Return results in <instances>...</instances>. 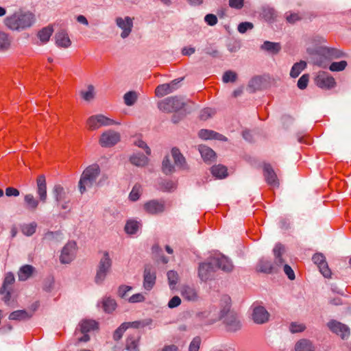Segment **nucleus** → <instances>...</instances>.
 Returning a JSON list of instances; mask_svg holds the SVG:
<instances>
[{"label":"nucleus","instance_id":"393cba45","mask_svg":"<svg viewBox=\"0 0 351 351\" xmlns=\"http://www.w3.org/2000/svg\"><path fill=\"white\" fill-rule=\"evenodd\" d=\"M52 193L58 204L68 199L69 191L60 184H56L53 186Z\"/></svg>","mask_w":351,"mask_h":351},{"label":"nucleus","instance_id":"338daca9","mask_svg":"<svg viewBox=\"0 0 351 351\" xmlns=\"http://www.w3.org/2000/svg\"><path fill=\"white\" fill-rule=\"evenodd\" d=\"M160 189L164 191H171L176 188L175 184L172 181H163L160 184Z\"/></svg>","mask_w":351,"mask_h":351},{"label":"nucleus","instance_id":"39448f33","mask_svg":"<svg viewBox=\"0 0 351 351\" xmlns=\"http://www.w3.org/2000/svg\"><path fill=\"white\" fill-rule=\"evenodd\" d=\"M186 104L183 99L177 96L169 97L162 101L158 104V108L165 112H178L182 110Z\"/></svg>","mask_w":351,"mask_h":351},{"label":"nucleus","instance_id":"774afa93","mask_svg":"<svg viewBox=\"0 0 351 351\" xmlns=\"http://www.w3.org/2000/svg\"><path fill=\"white\" fill-rule=\"evenodd\" d=\"M145 300V296L142 293H136L132 295L128 298V302L130 303H137L144 302Z\"/></svg>","mask_w":351,"mask_h":351},{"label":"nucleus","instance_id":"4468645a","mask_svg":"<svg viewBox=\"0 0 351 351\" xmlns=\"http://www.w3.org/2000/svg\"><path fill=\"white\" fill-rule=\"evenodd\" d=\"M215 271V266L213 263L212 258L209 262L201 263L199 267V277L202 281L208 280Z\"/></svg>","mask_w":351,"mask_h":351},{"label":"nucleus","instance_id":"0e129e2a","mask_svg":"<svg viewBox=\"0 0 351 351\" xmlns=\"http://www.w3.org/2000/svg\"><path fill=\"white\" fill-rule=\"evenodd\" d=\"M309 80V75L308 74H304L300 77V78L298 81V87L300 89H304L306 88L308 85V82Z\"/></svg>","mask_w":351,"mask_h":351},{"label":"nucleus","instance_id":"8fccbe9b","mask_svg":"<svg viewBox=\"0 0 351 351\" xmlns=\"http://www.w3.org/2000/svg\"><path fill=\"white\" fill-rule=\"evenodd\" d=\"M117 306V303L114 299L108 298L103 300L104 310L107 313L113 311Z\"/></svg>","mask_w":351,"mask_h":351},{"label":"nucleus","instance_id":"e2e57ef3","mask_svg":"<svg viewBox=\"0 0 351 351\" xmlns=\"http://www.w3.org/2000/svg\"><path fill=\"white\" fill-rule=\"evenodd\" d=\"M305 328L303 324H298L297 322H292L289 326L290 331L292 333L302 332L304 330Z\"/></svg>","mask_w":351,"mask_h":351},{"label":"nucleus","instance_id":"c756f323","mask_svg":"<svg viewBox=\"0 0 351 351\" xmlns=\"http://www.w3.org/2000/svg\"><path fill=\"white\" fill-rule=\"evenodd\" d=\"M15 281V278L12 272H8L5 275L2 287L0 289V294H4L7 289H12V285Z\"/></svg>","mask_w":351,"mask_h":351},{"label":"nucleus","instance_id":"7c9ffc66","mask_svg":"<svg viewBox=\"0 0 351 351\" xmlns=\"http://www.w3.org/2000/svg\"><path fill=\"white\" fill-rule=\"evenodd\" d=\"M139 340L140 336L138 335L129 336L126 339V349L128 351H139Z\"/></svg>","mask_w":351,"mask_h":351},{"label":"nucleus","instance_id":"ddd939ff","mask_svg":"<svg viewBox=\"0 0 351 351\" xmlns=\"http://www.w3.org/2000/svg\"><path fill=\"white\" fill-rule=\"evenodd\" d=\"M263 175L266 182L274 187H278L280 185L279 180L271 165L269 163L263 165Z\"/></svg>","mask_w":351,"mask_h":351},{"label":"nucleus","instance_id":"4be33fe9","mask_svg":"<svg viewBox=\"0 0 351 351\" xmlns=\"http://www.w3.org/2000/svg\"><path fill=\"white\" fill-rule=\"evenodd\" d=\"M36 192L40 200L45 203L47 197V182L45 176L40 175L36 180Z\"/></svg>","mask_w":351,"mask_h":351},{"label":"nucleus","instance_id":"9b49d317","mask_svg":"<svg viewBox=\"0 0 351 351\" xmlns=\"http://www.w3.org/2000/svg\"><path fill=\"white\" fill-rule=\"evenodd\" d=\"M182 80L183 78L176 79L169 84H163L158 86L155 90L156 95L158 97H162L173 93L178 88V84Z\"/></svg>","mask_w":351,"mask_h":351},{"label":"nucleus","instance_id":"6e6d98bb","mask_svg":"<svg viewBox=\"0 0 351 351\" xmlns=\"http://www.w3.org/2000/svg\"><path fill=\"white\" fill-rule=\"evenodd\" d=\"M347 64L345 60L334 62L330 65L329 69L331 71H341L346 69Z\"/></svg>","mask_w":351,"mask_h":351},{"label":"nucleus","instance_id":"2eb2a0df","mask_svg":"<svg viewBox=\"0 0 351 351\" xmlns=\"http://www.w3.org/2000/svg\"><path fill=\"white\" fill-rule=\"evenodd\" d=\"M328 326L331 331L339 335L342 339H346L350 335V329L345 324L332 320L328 323Z\"/></svg>","mask_w":351,"mask_h":351},{"label":"nucleus","instance_id":"f704fd0d","mask_svg":"<svg viewBox=\"0 0 351 351\" xmlns=\"http://www.w3.org/2000/svg\"><path fill=\"white\" fill-rule=\"evenodd\" d=\"M25 208L31 211H34L38 206L39 202L32 194H27L24 197Z\"/></svg>","mask_w":351,"mask_h":351},{"label":"nucleus","instance_id":"ea45409f","mask_svg":"<svg viewBox=\"0 0 351 351\" xmlns=\"http://www.w3.org/2000/svg\"><path fill=\"white\" fill-rule=\"evenodd\" d=\"M130 162L137 167H143L147 164L148 158L142 154H138L130 157Z\"/></svg>","mask_w":351,"mask_h":351},{"label":"nucleus","instance_id":"f03ea898","mask_svg":"<svg viewBox=\"0 0 351 351\" xmlns=\"http://www.w3.org/2000/svg\"><path fill=\"white\" fill-rule=\"evenodd\" d=\"M219 321L223 320V323L225 325L226 330L229 332H237L241 330L242 327L241 322L234 311L231 310L230 303L226 304L221 308L219 311Z\"/></svg>","mask_w":351,"mask_h":351},{"label":"nucleus","instance_id":"f257e3e1","mask_svg":"<svg viewBox=\"0 0 351 351\" xmlns=\"http://www.w3.org/2000/svg\"><path fill=\"white\" fill-rule=\"evenodd\" d=\"M99 174L100 167L97 164L89 165L84 170L78 182V188L81 194L97 184V179Z\"/></svg>","mask_w":351,"mask_h":351},{"label":"nucleus","instance_id":"4c0bfd02","mask_svg":"<svg viewBox=\"0 0 351 351\" xmlns=\"http://www.w3.org/2000/svg\"><path fill=\"white\" fill-rule=\"evenodd\" d=\"M32 316V313H29L25 310H18L10 313L9 319L12 320H25L29 319Z\"/></svg>","mask_w":351,"mask_h":351},{"label":"nucleus","instance_id":"412c9836","mask_svg":"<svg viewBox=\"0 0 351 351\" xmlns=\"http://www.w3.org/2000/svg\"><path fill=\"white\" fill-rule=\"evenodd\" d=\"M180 293L183 298L187 301L196 302L199 299L198 291L193 286H182L180 288Z\"/></svg>","mask_w":351,"mask_h":351},{"label":"nucleus","instance_id":"09e8293b","mask_svg":"<svg viewBox=\"0 0 351 351\" xmlns=\"http://www.w3.org/2000/svg\"><path fill=\"white\" fill-rule=\"evenodd\" d=\"M133 23H117V25L119 29L121 30V36L123 38H125L130 34L132 31Z\"/></svg>","mask_w":351,"mask_h":351},{"label":"nucleus","instance_id":"473e14b6","mask_svg":"<svg viewBox=\"0 0 351 351\" xmlns=\"http://www.w3.org/2000/svg\"><path fill=\"white\" fill-rule=\"evenodd\" d=\"M199 152L204 161H212L215 158V152L210 147L205 145L199 146Z\"/></svg>","mask_w":351,"mask_h":351},{"label":"nucleus","instance_id":"052dcab7","mask_svg":"<svg viewBox=\"0 0 351 351\" xmlns=\"http://www.w3.org/2000/svg\"><path fill=\"white\" fill-rule=\"evenodd\" d=\"M127 324H122L121 326L115 330L113 333V339L114 341H119L121 339L124 332L127 329Z\"/></svg>","mask_w":351,"mask_h":351},{"label":"nucleus","instance_id":"680f3d73","mask_svg":"<svg viewBox=\"0 0 351 351\" xmlns=\"http://www.w3.org/2000/svg\"><path fill=\"white\" fill-rule=\"evenodd\" d=\"M132 290V287L131 286L128 285H121L118 289V295L123 299H125L128 296V292Z\"/></svg>","mask_w":351,"mask_h":351},{"label":"nucleus","instance_id":"13d9d810","mask_svg":"<svg viewBox=\"0 0 351 351\" xmlns=\"http://www.w3.org/2000/svg\"><path fill=\"white\" fill-rule=\"evenodd\" d=\"M167 278H168L169 286L171 288H173L174 286L178 283V274L177 272L174 271H169L167 272Z\"/></svg>","mask_w":351,"mask_h":351},{"label":"nucleus","instance_id":"e433bc0d","mask_svg":"<svg viewBox=\"0 0 351 351\" xmlns=\"http://www.w3.org/2000/svg\"><path fill=\"white\" fill-rule=\"evenodd\" d=\"M12 40L6 33L0 32V52H5L10 49Z\"/></svg>","mask_w":351,"mask_h":351},{"label":"nucleus","instance_id":"a19ab883","mask_svg":"<svg viewBox=\"0 0 351 351\" xmlns=\"http://www.w3.org/2000/svg\"><path fill=\"white\" fill-rule=\"evenodd\" d=\"M306 63L305 61L301 60L299 62L295 63L290 71V75L291 77L295 78L297 77L301 72L306 68Z\"/></svg>","mask_w":351,"mask_h":351},{"label":"nucleus","instance_id":"6e6552de","mask_svg":"<svg viewBox=\"0 0 351 351\" xmlns=\"http://www.w3.org/2000/svg\"><path fill=\"white\" fill-rule=\"evenodd\" d=\"M156 271L154 266L146 265L143 272V287L147 291H150L156 284Z\"/></svg>","mask_w":351,"mask_h":351},{"label":"nucleus","instance_id":"20e7f679","mask_svg":"<svg viewBox=\"0 0 351 351\" xmlns=\"http://www.w3.org/2000/svg\"><path fill=\"white\" fill-rule=\"evenodd\" d=\"M112 259L109 253L106 251L103 252L97 269L95 280L97 284H101L105 280L107 274L110 272L112 267Z\"/></svg>","mask_w":351,"mask_h":351},{"label":"nucleus","instance_id":"9d476101","mask_svg":"<svg viewBox=\"0 0 351 351\" xmlns=\"http://www.w3.org/2000/svg\"><path fill=\"white\" fill-rule=\"evenodd\" d=\"M270 314L262 306H254L252 309V319L257 324H264L269 322Z\"/></svg>","mask_w":351,"mask_h":351},{"label":"nucleus","instance_id":"b1692460","mask_svg":"<svg viewBox=\"0 0 351 351\" xmlns=\"http://www.w3.org/2000/svg\"><path fill=\"white\" fill-rule=\"evenodd\" d=\"M274 267L277 269V267H280L283 266L285 263V261L282 258V256L285 253V246L280 243L276 244L274 248Z\"/></svg>","mask_w":351,"mask_h":351},{"label":"nucleus","instance_id":"a878e982","mask_svg":"<svg viewBox=\"0 0 351 351\" xmlns=\"http://www.w3.org/2000/svg\"><path fill=\"white\" fill-rule=\"evenodd\" d=\"M36 272L34 267L30 265H25L20 267L18 271V278L19 281H25L31 278Z\"/></svg>","mask_w":351,"mask_h":351},{"label":"nucleus","instance_id":"5701e85b","mask_svg":"<svg viewBox=\"0 0 351 351\" xmlns=\"http://www.w3.org/2000/svg\"><path fill=\"white\" fill-rule=\"evenodd\" d=\"M55 43L58 47L61 48H68L71 45V40L67 32L64 29H60L56 32Z\"/></svg>","mask_w":351,"mask_h":351},{"label":"nucleus","instance_id":"864d4df0","mask_svg":"<svg viewBox=\"0 0 351 351\" xmlns=\"http://www.w3.org/2000/svg\"><path fill=\"white\" fill-rule=\"evenodd\" d=\"M142 193V186L139 184H136L132 191L130 193V199L132 201H136L140 197V195Z\"/></svg>","mask_w":351,"mask_h":351},{"label":"nucleus","instance_id":"a211bd4d","mask_svg":"<svg viewBox=\"0 0 351 351\" xmlns=\"http://www.w3.org/2000/svg\"><path fill=\"white\" fill-rule=\"evenodd\" d=\"M313 261L317 265L320 272L325 278H330L331 271L328 268V263L326 261L325 257L322 254H315L312 258Z\"/></svg>","mask_w":351,"mask_h":351},{"label":"nucleus","instance_id":"c03bdc74","mask_svg":"<svg viewBox=\"0 0 351 351\" xmlns=\"http://www.w3.org/2000/svg\"><path fill=\"white\" fill-rule=\"evenodd\" d=\"M152 323V319H146L141 321H134L132 322H124L123 324H127V329L129 327L134 328H144L147 326L150 325Z\"/></svg>","mask_w":351,"mask_h":351},{"label":"nucleus","instance_id":"c85d7f7f","mask_svg":"<svg viewBox=\"0 0 351 351\" xmlns=\"http://www.w3.org/2000/svg\"><path fill=\"white\" fill-rule=\"evenodd\" d=\"M260 48L262 51H267L270 54H276L280 51L281 46L278 43L265 41Z\"/></svg>","mask_w":351,"mask_h":351},{"label":"nucleus","instance_id":"2f4dec72","mask_svg":"<svg viewBox=\"0 0 351 351\" xmlns=\"http://www.w3.org/2000/svg\"><path fill=\"white\" fill-rule=\"evenodd\" d=\"M79 326L80 330L82 333H87L97 328V324L94 320L84 319L80 322Z\"/></svg>","mask_w":351,"mask_h":351},{"label":"nucleus","instance_id":"58836bf2","mask_svg":"<svg viewBox=\"0 0 351 351\" xmlns=\"http://www.w3.org/2000/svg\"><path fill=\"white\" fill-rule=\"evenodd\" d=\"M261 16L266 21H276L277 19L276 12L274 8L269 7L263 8Z\"/></svg>","mask_w":351,"mask_h":351},{"label":"nucleus","instance_id":"a18cd8bd","mask_svg":"<svg viewBox=\"0 0 351 351\" xmlns=\"http://www.w3.org/2000/svg\"><path fill=\"white\" fill-rule=\"evenodd\" d=\"M137 98V93L135 91H129L123 96L124 103L128 106H133L136 103Z\"/></svg>","mask_w":351,"mask_h":351},{"label":"nucleus","instance_id":"6ab92c4d","mask_svg":"<svg viewBox=\"0 0 351 351\" xmlns=\"http://www.w3.org/2000/svg\"><path fill=\"white\" fill-rule=\"evenodd\" d=\"M316 84L321 88L329 89L335 86V80L333 77L323 72L315 78Z\"/></svg>","mask_w":351,"mask_h":351},{"label":"nucleus","instance_id":"7ed1b4c3","mask_svg":"<svg viewBox=\"0 0 351 351\" xmlns=\"http://www.w3.org/2000/svg\"><path fill=\"white\" fill-rule=\"evenodd\" d=\"M344 53L335 48L326 47H319L315 52L314 63L321 67H326L327 60L338 59L344 56Z\"/></svg>","mask_w":351,"mask_h":351},{"label":"nucleus","instance_id":"72a5a7b5","mask_svg":"<svg viewBox=\"0 0 351 351\" xmlns=\"http://www.w3.org/2000/svg\"><path fill=\"white\" fill-rule=\"evenodd\" d=\"M171 154L175 164L182 169L186 168L185 158L178 148L173 147L171 149Z\"/></svg>","mask_w":351,"mask_h":351},{"label":"nucleus","instance_id":"69168bd1","mask_svg":"<svg viewBox=\"0 0 351 351\" xmlns=\"http://www.w3.org/2000/svg\"><path fill=\"white\" fill-rule=\"evenodd\" d=\"M201 343V339L199 337H195L191 342L189 348V351H199Z\"/></svg>","mask_w":351,"mask_h":351},{"label":"nucleus","instance_id":"5fc2aeb1","mask_svg":"<svg viewBox=\"0 0 351 351\" xmlns=\"http://www.w3.org/2000/svg\"><path fill=\"white\" fill-rule=\"evenodd\" d=\"M237 80V74L232 71H226L222 77V80L224 83L234 82Z\"/></svg>","mask_w":351,"mask_h":351},{"label":"nucleus","instance_id":"bb28decb","mask_svg":"<svg viewBox=\"0 0 351 351\" xmlns=\"http://www.w3.org/2000/svg\"><path fill=\"white\" fill-rule=\"evenodd\" d=\"M53 31V25H49L38 32L37 37L41 45L46 44L49 40Z\"/></svg>","mask_w":351,"mask_h":351},{"label":"nucleus","instance_id":"37998d69","mask_svg":"<svg viewBox=\"0 0 351 351\" xmlns=\"http://www.w3.org/2000/svg\"><path fill=\"white\" fill-rule=\"evenodd\" d=\"M80 95L86 101H90L93 100L95 96L94 86L92 84H89L87 86V90L80 91Z\"/></svg>","mask_w":351,"mask_h":351},{"label":"nucleus","instance_id":"cd10ccee","mask_svg":"<svg viewBox=\"0 0 351 351\" xmlns=\"http://www.w3.org/2000/svg\"><path fill=\"white\" fill-rule=\"evenodd\" d=\"M295 351H315V347L313 342L307 339H302L298 341L294 347Z\"/></svg>","mask_w":351,"mask_h":351},{"label":"nucleus","instance_id":"423d86ee","mask_svg":"<svg viewBox=\"0 0 351 351\" xmlns=\"http://www.w3.org/2000/svg\"><path fill=\"white\" fill-rule=\"evenodd\" d=\"M86 124L89 130H96L101 126L114 125L116 124V122L114 120L99 114L90 116L87 119Z\"/></svg>","mask_w":351,"mask_h":351},{"label":"nucleus","instance_id":"dca6fc26","mask_svg":"<svg viewBox=\"0 0 351 351\" xmlns=\"http://www.w3.org/2000/svg\"><path fill=\"white\" fill-rule=\"evenodd\" d=\"M143 208L146 213L151 215H157L164 212L165 208V202L156 199L150 200L143 205Z\"/></svg>","mask_w":351,"mask_h":351},{"label":"nucleus","instance_id":"f8f14e48","mask_svg":"<svg viewBox=\"0 0 351 351\" xmlns=\"http://www.w3.org/2000/svg\"><path fill=\"white\" fill-rule=\"evenodd\" d=\"M76 243L75 242H69L63 247L60 256V261L62 263H71L75 255Z\"/></svg>","mask_w":351,"mask_h":351},{"label":"nucleus","instance_id":"c9c22d12","mask_svg":"<svg viewBox=\"0 0 351 351\" xmlns=\"http://www.w3.org/2000/svg\"><path fill=\"white\" fill-rule=\"evenodd\" d=\"M211 173L215 178L223 179L228 176V169L221 165H214L211 167Z\"/></svg>","mask_w":351,"mask_h":351},{"label":"nucleus","instance_id":"3c124183","mask_svg":"<svg viewBox=\"0 0 351 351\" xmlns=\"http://www.w3.org/2000/svg\"><path fill=\"white\" fill-rule=\"evenodd\" d=\"M32 23H8V27L16 32H21L31 27Z\"/></svg>","mask_w":351,"mask_h":351},{"label":"nucleus","instance_id":"603ef678","mask_svg":"<svg viewBox=\"0 0 351 351\" xmlns=\"http://www.w3.org/2000/svg\"><path fill=\"white\" fill-rule=\"evenodd\" d=\"M138 223L136 221H129L125 226V230L128 234H135L138 229Z\"/></svg>","mask_w":351,"mask_h":351},{"label":"nucleus","instance_id":"f3484780","mask_svg":"<svg viewBox=\"0 0 351 351\" xmlns=\"http://www.w3.org/2000/svg\"><path fill=\"white\" fill-rule=\"evenodd\" d=\"M212 260L215 264V268L221 269L225 272H231L234 268L231 261L223 255L213 257Z\"/></svg>","mask_w":351,"mask_h":351},{"label":"nucleus","instance_id":"4d7b16f0","mask_svg":"<svg viewBox=\"0 0 351 351\" xmlns=\"http://www.w3.org/2000/svg\"><path fill=\"white\" fill-rule=\"evenodd\" d=\"M162 169L165 174H169L174 171V167L171 165L169 156H166L163 159Z\"/></svg>","mask_w":351,"mask_h":351},{"label":"nucleus","instance_id":"1a4fd4ad","mask_svg":"<svg viewBox=\"0 0 351 351\" xmlns=\"http://www.w3.org/2000/svg\"><path fill=\"white\" fill-rule=\"evenodd\" d=\"M218 315L219 311L216 309H208L197 313L195 317L198 321L202 322L206 325H211L219 321Z\"/></svg>","mask_w":351,"mask_h":351},{"label":"nucleus","instance_id":"de8ad7c7","mask_svg":"<svg viewBox=\"0 0 351 351\" xmlns=\"http://www.w3.org/2000/svg\"><path fill=\"white\" fill-rule=\"evenodd\" d=\"M262 83V78L259 76H256L250 80L247 86L252 92H254L261 88Z\"/></svg>","mask_w":351,"mask_h":351},{"label":"nucleus","instance_id":"79ce46f5","mask_svg":"<svg viewBox=\"0 0 351 351\" xmlns=\"http://www.w3.org/2000/svg\"><path fill=\"white\" fill-rule=\"evenodd\" d=\"M257 269L259 271L264 273H271L274 271H276V267L269 261L263 260L258 263Z\"/></svg>","mask_w":351,"mask_h":351},{"label":"nucleus","instance_id":"0eeeda50","mask_svg":"<svg viewBox=\"0 0 351 351\" xmlns=\"http://www.w3.org/2000/svg\"><path fill=\"white\" fill-rule=\"evenodd\" d=\"M120 138L121 136L119 132L109 130L101 134L99 143L103 147H110L116 145Z\"/></svg>","mask_w":351,"mask_h":351},{"label":"nucleus","instance_id":"bf43d9fd","mask_svg":"<svg viewBox=\"0 0 351 351\" xmlns=\"http://www.w3.org/2000/svg\"><path fill=\"white\" fill-rule=\"evenodd\" d=\"M215 114V110L212 108H204L201 110L199 114V118L201 120L206 121L209 118L212 117Z\"/></svg>","mask_w":351,"mask_h":351},{"label":"nucleus","instance_id":"49530a36","mask_svg":"<svg viewBox=\"0 0 351 351\" xmlns=\"http://www.w3.org/2000/svg\"><path fill=\"white\" fill-rule=\"evenodd\" d=\"M37 224L35 222H32L27 224H23L21 226V232L23 234L29 237L34 234L36 232Z\"/></svg>","mask_w":351,"mask_h":351},{"label":"nucleus","instance_id":"aec40b11","mask_svg":"<svg viewBox=\"0 0 351 351\" xmlns=\"http://www.w3.org/2000/svg\"><path fill=\"white\" fill-rule=\"evenodd\" d=\"M35 20V16L31 12L19 10L7 18L9 22H32Z\"/></svg>","mask_w":351,"mask_h":351}]
</instances>
